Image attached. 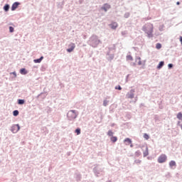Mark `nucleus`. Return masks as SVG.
Here are the masks:
<instances>
[{"instance_id": "a878e982", "label": "nucleus", "mask_w": 182, "mask_h": 182, "mask_svg": "<svg viewBox=\"0 0 182 182\" xmlns=\"http://www.w3.org/2000/svg\"><path fill=\"white\" fill-rule=\"evenodd\" d=\"M109 103V101H107V100H104V102H103V106H107V104Z\"/></svg>"}, {"instance_id": "ddd939ff", "label": "nucleus", "mask_w": 182, "mask_h": 182, "mask_svg": "<svg viewBox=\"0 0 182 182\" xmlns=\"http://www.w3.org/2000/svg\"><path fill=\"white\" fill-rule=\"evenodd\" d=\"M118 25L117 23L114 22L111 24V28L112 29H116V28H117Z\"/></svg>"}, {"instance_id": "9b49d317", "label": "nucleus", "mask_w": 182, "mask_h": 182, "mask_svg": "<svg viewBox=\"0 0 182 182\" xmlns=\"http://www.w3.org/2000/svg\"><path fill=\"white\" fill-rule=\"evenodd\" d=\"M136 63L139 65H141V58L140 57L136 58Z\"/></svg>"}, {"instance_id": "6ab92c4d", "label": "nucleus", "mask_w": 182, "mask_h": 182, "mask_svg": "<svg viewBox=\"0 0 182 182\" xmlns=\"http://www.w3.org/2000/svg\"><path fill=\"white\" fill-rule=\"evenodd\" d=\"M144 139H145V140H149V139H150V136L147 134H144Z\"/></svg>"}, {"instance_id": "bb28decb", "label": "nucleus", "mask_w": 182, "mask_h": 182, "mask_svg": "<svg viewBox=\"0 0 182 182\" xmlns=\"http://www.w3.org/2000/svg\"><path fill=\"white\" fill-rule=\"evenodd\" d=\"M14 27L10 26V27H9V32L12 33V32H14Z\"/></svg>"}, {"instance_id": "412c9836", "label": "nucleus", "mask_w": 182, "mask_h": 182, "mask_svg": "<svg viewBox=\"0 0 182 182\" xmlns=\"http://www.w3.org/2000/svg\"><path fill=\"white\" fill-rule=\"evenodd\" d=\"M107 135L109 136V137H112L113 132H112V130L108 131Z\"/></svg>"}, {"instance_id": "1a4fd4ad", "label": "nucleus", "mask_w": 182, "mask_h": 182, "mask_svg": "<svg viewBox=\"0 0 182 182\" xmlns=\"http://www.w3.org/2000/svg\"><path fill=\"white\" fill-rule=\"evenodd\" d=\"M102 9H104V11H105V12H107V11L108 9H110V5L106 4L104 5V6L102 7Z\"/></svg>"}, {"instance_id": "c85d7f7f", "label": "nucleus", "mask_w": 182, "mask_h": 182, "mask_svg": "<svg viewBox=\"0 0 182 182\" xmlns=\"http://www.w3.org/2000/svg\"><path fill=\"white\" fill-rule=\"evenodd\" d=\"M168 68L169 69H171V68H173V64H168Z\"/></svg>"}, {"instance_id": "cd10ccee", "label": "nucleus", "mask_w": 182, "mask_h": 182, "mask_svg": "<svg viewBox=\"0 0 182 182\" xmlns=\"http://www.w3.org/2000/svg\"><path fill=\"white\" fill-rule=\"evenodd\" d=\"M115 89L117 90H122V87H120V85H118L117 87H115Z\"/></svg>"}, {"instance_id": "7c9ffc66", "label": "nucleus", "mask_w": 182, "mask_h": 182, "mask_svg": "<svg viewBox=\"0 0 182 182\" xmlns=\"http://www.w3.org/2000/svg\"><path fill=\"white\" fill-rule=\"evenodd\" d=\"M130 146H131V147H133V145H132V144H131V145H130Z\"/></svg>"}, {"instance_id": "39448f33", "label": "nucleus", "mask_w": 182, "mask_h": 182, "mask_svg": "<svg viewBox=\"0 0 182 182\" xmlns=\"http://www.w3.org/2000/svg\"><path fill=\"white\" fill-rule=\"evenodd\" d=\"M127 99H133L134 97V90H132L127 94Z\"/></svg>"}, {"instance_id": "5701e85b", "label": "nucleus", "mask_w": 182, "mask_h": 182, "mask_svg": "<svg viewBox=\"0 0 182 182\" xmlns=\"http://www.w3.org/2000/svg\"><path fill=\"white\" fill-rule=\"evenodd\" d=\"M13 114H14V116H18V114H19V111H18V110H14V111L13 112Z\"/></svg>"}, {"instance_id": "dca6fc26", "label": "nucleus", "mask_w": 182, "mask_h": 182, "mask_svg": "<svg viewBox=\"0 0 182 182\" xmlns=\"http://www.w3.org/2000/svg\"><path fill=\"white\" fill-rule=\"evenodd\" d=\"M146 156H149V149L146 147V151L144 152V157H146Z\"/></svg>"}, {"instance_id": "c756f323", "label": "nucleus", "mask_w": 182, "mask_h": 182, "mask_svg": "<svg viewBox=\"0 0 182 182\" xmlns=\"http://www.w3.org/2000/svg\"><path fill=\"white\" fill-rule=\"evenodd\" d=\"M176 4H177V5H180V3L178 1V2L176 3Z\"/></svg>"}, {"instance_id": "f257e3e1", "label": "nucleus", "mask_w": 182, "mask_h": 182, "mask_svg": "<svg viewBox=\"0 0 182 182\" xmlns=\"http://www.w3.org/2000/svg\"><path fill=\"white\" fill-rule=\"evenodd\" d=\"M143 31L147 33L149 36H151L153 33V24L148 23L144 26Z\"/></svg>"}, {"instance_id": "f03ea898", "label": "nucleus", "mask_w": 182, "mask_h": 182, "mask_svg": "<svg viewBox=\"0 0 182 182\" xmlns=\"http://www.w3.org/2000/svg\"><path fill=\"white\" fill-rule=\"evenodd\" d=\"M67 116L69 120H73V119H76L77 114H76V112L75 110H71L68 112V113L67 114Z\"/></svg>"}, {"instance_id": "aec40b11", "label": "nucleus", "mask_w": 182, "mask_h": 182, "mask_svg": "<svg viewBox=\"0 0 182 182\" xmlns=\"http://www.w3.org/2000/svg\"><path fill=\"white\" fill-rule=\"evenodd\" d=\"M127 60H133V57L130 55H127Z\"/></svg>"}, {"instance_id": "a211bd4d", "label": "nucleus", "mask_w": 182, "mask_h": 182, "mask_svg": "<svg viewBox=\"0 0 182 182\" xmlns=\"http://www.w3.org/2000/svg\"><path fill=\"white\" fill-rule=\"evenodd\" d=\"M169 166H170L171 167H174V166H176V161H171L169 163Z\"/></svg>"}, {"instance_id": "2eb2a0df", "label": "nucleus", "mask_w": 182, "mask_h": 182, "mask_svg": "<svg viewBox=\"0 0 182 182\" xmlns=\"http://www.w3.org/2000/svg\"><path fill=\"white\" fill-rule=\"evenodd\" d=\"M111 141H112V143H116V141H117V136H111L110 138Z\"/></svg>"}, {"instance_id": "20e7f679", "label": "nucleus", "mask_w": 182, "mask_h": 182, "mask_svg": "<svg viewBox=\"0 0 182 182\" xmlns=\"http://www.w3.org/2000/svg\"><path fill=\"white\" fill-rule=\"evenodd\" d=\"M21 127H19V124H15L11 127V132L13 133H18Z\"/></svg>"}, {"instance_id": "9d476101", "label": "nucleus", "mask_w": 182, "mask_h": 182, "mask_svg": "<svg viewBox=\"0 0 182 182\" xmlns=\"http://www.w3.org/2000/svg\"><path fill=\"white\" fill-rule=\"evenodd\" d=\"M43 59V57H41L38 59L34 60L33 62H34V63H41V62H42Z\"/></svg>"}, {"instance_id": "4468645a", "label": "nucleus", "mask_w": 182, "mask_h": 182, "mask_svg": "<svg viewBox=\"0 0 182 182\" xmlns=\"http://www.w3.org/2000/svg\"><path fill=\"white\" fill-rule=\"evenodd\" d=\"M20 73L21 75H26V73H28V72L26 71V70L25 68H21L20 70Z\"/></svg>"}, {"instance_id": "393cba45", "label": "nucleus", "mask_w": 182, "mask_h": 182, "mask_svg": "<svg viewBox=\"0 0 182 182\" xmlns=\"http://www.w3.org/2000/svg\"><path fill=\"white\" fill-rule=\"evenodd\" d=\"M75 133H77V135L80 134V128L75 129Z\"/></svg>"}, {"instance_id": "423d86ee", "label": "nucleus", "mask_w": 182, "mask_h": 182, "mask_svg": "<svg viewBox=\"0 0 182 182\" xmlns=\"http://www.w3.org/2000/svg\"><path fill=\"white\" fill-rule=\"evenodd\" d=\"M69 46H70V48L67 49V51H68L69 53L73 52L75 48H76V46L75 45V43H71Z\"/></svg>"}, {"instance_id": "f3484780", "label": "nucleus", "mask_w": 182, "mask_h": 182, "mask_svg": "<svg viewBox=\"0 0 182 182\" xmlns=\"http://www.w3.org/2000/svg\"><path fill=\"white\" fill-rule=\"evenodd\" d=\"M4 11H6V12H8V11H9V4H6L4 7Z\"/></svg>"}, {"instance_id": "b1692460", "label": "nucleus", "mask_w": 182, "mask_h": 182, "mask_svg": "<svg viewBox=\"0 0 182 182\" xmlns=\"http://www.w3.org/2000/svg\"><path fill=\"white\" fill-rule=\"evenodd\" d=\"M156 49H161V45L158 43L156 45Z\"/></svg>"}, {"instance_id": "7ed1b4c3", "label": "nucleus", "mask_w": 182, "mask_h": 182, "mask_svg": "<svg viewBox=\"0 0 182 182\" xmlns=\"http://www.w3.org/2000/svg\"><path fill=\"white\" fill-rule=\"evenodd\" d=\"M167 161V156L166 154H162L159 158H158V163H166Z\"/></svg>"}, {"instance_id": "4be33fe9", "label": "nucleus", "mask_w": 182, "mask_h": 182, "mask_svg": "<svg viewBox=\"0 0 182 182\" xmlns=\"http://www.w3.org/2000/svg\"><path fill=\"white\" fill-rule=\"evenodd\" d=\"M18 105H23V103H25V100H18Z\"/></svg>"}, {"instance_id": "0eeeda50", "label": "nucleus", "mask_w": 182, "mask_h": 182, "mask_svg": "<svg viewBox=\"0 0 182 182\" xmlns=\"http://www.w3.org/2000/svg\"><path fill=\"white\" fill-rule=\"evenodd\" d=\"M21 4L19 2H15L11 6V11H15Z\"/></svg>"}, {"instance_id": "6e6552de", "label": "nucleus", "mask_w": 182, "mask_h": 182, "mask_svg": "<svg viewBox=\"0 0 182 182\" xmlns=\"http://www.w3.org/2000/svg\"><path fill=\"white\" fill-rule=\"evenodd\" d=\"M124 141L127 146H129V144H132V139H130L129 138H126Z\"/></svg>"}, {"instance_id": "f8f14e48", "label": "nucleus", "mask_w": 182, "mask_h": 182, "mask_svg": "<svg viewBox=\"0 0 182 182\" xmlns=\"http://www.w3.org/2000/svg\"><path fill=\"white\" fill-rule=\"evenodd\" d=\"M163 66H164V61H161L157 66V69H161Z\"/></svg>"}]
</instances>
